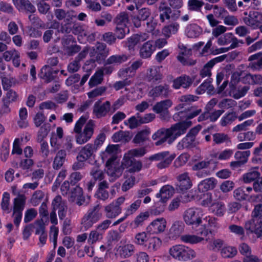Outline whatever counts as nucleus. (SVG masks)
I'll return each instance as SVG.
<instances>
[{
  "instance_id": "f257e3e1",
  "label": "nucleus",
  "mask_w": 262,
  "mask_h": 262,
  "mask_svg": "<svg viewBox=\"0 0 262 262\" xmlns=\"http://www.w3.org/2000/svg\"><path fill=\"white\" fill-rule=\"evenodd\" d=\"M201 112V109L192 106L185 111L174 114L173 116L174 120H178L179 117L182 119L186 118V120L176 123L169 128H161L157 130L152 136L154 140L159 139L155 143L156 145H160L166 141L169 144L172 143L177 138L184 134L192 125V122L189 119L196 117Z\"/></svg>"
},
{
  "instance_id": "f03ea898",
  "label": "nucleus",
  "mask_w": 262,
  "mask_h": 262,
  "mask_svg": "<svg viewBox=\"0 0 262 262\" xmlns=\"http://www.w3.org/2000/svg\"><path fill=\"white\" fill-rule=\"evenodd\" d=\"M118 149L117 145H109L105 151L101 152L100 154L103 161H106L107 173L111 178V181L115 180L122 173V168L119 163L116 161Z\"/></svg>"
},
{
  "instance_id": "7ed1b4c3",
  "label": "nucleus",
  "mask_w": 262,
  "mask_h": 262,
  "mask_svg": "<svg viewBox=\"0 0 262 262\" xmlns=\"http://www.w3.org/2000/svg\"><path fill=\"white\" fill-rule=\"evenodd\" d=\"M168 252L174 259L183 262L190 260L196 256V253L193 249L182 244L172 246L169 248Z\"/></svg>"
},
{
  "instance_id": "20e7f679",
  "label": "nucleus",
  "mask_w": 262,
  "mask_h": 262,
  "mask_svg": "<svg viewBox=\"0 0 262 262\" xmlns=\"http://www.w3.org/2000/svg\"><path fill=\"white\" fill-rule=\"evenodd\" d=\"M205 214V211L200 207H190L184 211L183 219L186 225L198 227L202 224Z\"/></svg>"
},
{
  "instance_id": "39448f33",
  "label": "nucleus",
  "mask_w": 262,
  "mask_h": 262,
  "mask_svg": "<svg viewBox=\"0 0 262 262\" xmlns=\"http://www.w3.org/2000/svg\"><path fill=\"white\" fill-rule=\"evenodd\" d=\"M219 46H225L231 43L230 47L227 48H221L212 51L214 55L219 54L228 52L230 49L236 48L238 46V40L232 33H227L220 36L217 40Z\"/></svg>"
},
{
  "instance_id": "423d86ee",
  "label": "nucleus",
  "mask_w": 262,
  "mask_h": 262,
  "mask_svg": "<svg viewBox=\"0 0 262 262\" xmlns=\"http://www.w3.org/2000/svg\"><path fill=\"white\" fill-rule=\"evenodd\" d=\"M175 157V154H171L168 151H164L151 155L149 157V160L158 162L156 165L157 167L162 169L168 167Z\"/></svg>"
},
{
  "instance_id": "0eeeda50",
  "label": "nucleus",
  "mask_w": 262,
  "mask_h": 262,
  "mask_svg": "<svg viewBox=\"0 0 262 262\" xmlns=\"http://www.w3.org/2000/svg\"><path fill=\"white\" fill-rule=\"evenodd\" d=\"M125 198L121 196L114 200L104 207L105 216L108 219H115L122 212L121 205L124 203Z\"/></svg>"
},
{
  "instance_id": "6e6552de",
  "label": "nucleus",
  "mask_w": 262,
  "mask_h": 262,
  "mask_svg": "<svg viewBox=\"0 0 262 262\" xmlns=\"http://www.w3.org/2000/svg\"><path fill=\"white\" fill-rule=\"evenodd\" d=\"M95 122L90 120L84 126L83 129L75 135L76 142L78 144H84L92 137L95 128Z\"/></svg>"
},
{
  "instance_id": "1a4fd4ad",
  "label": "nucleus",
  "mask_w": 262,
  "mask_h": 262,
  "mask_svg": "<svg viewBox=\"0 0 262 262\" xmlns=\"http://www.w3.org/2000/svg\"><path fill=\"white\" fill-rule=\"evenodd\" d=\"M172 102L170 99L161 100L157 102L152 107V111L159 115L162 120L167 121L170 117L169 108L172 105Z\"/></svg>"
},
{
  "instance_id": "9d476101",
  "label": "nucleus",
  "mask_w": 262,
  "mask_h": 262,
  "mask_svg": "<svg viewBox=\"0 0 262 262\" xmlns=\"http://www.w3.org/2000/svg\"><path fill=\"white\" fill-rule=\"evenodd\" d=\"M206 221L207 224H205L203 227H200L198 230V234L203 236H206L209 233H212L213 231L216 230L220 227L217 219L210 215L204 217L203 221Z\"/></svg>"
},
{
  "instance_id": "9b49d317",
  "label": "nucleus",
  "mask_w": 262,
  "mask_h": 262,
  "mask_svg": "<svg viewBox=\"0 0 262 262\" xmlns=\"http://www.w3.org/2000/svg\"><path fill=\"white\" fill-rule=\"evenodd\" d=\"M109 54V50L103 43H97L95 47L90 49V56L94 61H100L103 60Z\"/></svg>"
},
{
  "instance_id": "f8f14e48",
  "label": "nucleus",
  "mask_w": 262,
  "mask_h": 262,
  "mask_svg": "<svg viewBox=\"0 0 262 262\" xmlns=\"http://www.w3.org/2000/svg\"><path fill=\"white\" fill-rule=\"evenodd\" d=\"M244 228L247 234L254 233L257 237L262 235V221L259 220L252 217L245 222Z\"/></svg>"
},
{
  "instance_id": "ddd939ff",
  "label": "nucleus",
  "mask_w": 262,
  "mask_h": 262,
  "mask_svg": "<svg viewBox=\"0 0 262 262\" xmlns=\"http://www.w3.org/2000/svg\"><path fill=\"white\" fill-rule=\"evenodd\" d=\"M167 225V222L164 217H159L151 222L146 228L147 232L150 234H158L163 232Z\"/></svg>"
},
{
  "instance_id": "4468645a",
  "label": "nucleus",
  "mask_w": 262,
  "mask_h": 262,
  "mask_svg": "<svg viewBox=\"0 0 262 262\" xmlns=\"http://www.w3.org/2000/svg\"><path fill=\"white\" fill-rule=\"evenodd\" d=\"M177 181V188L180 191H186L192 186V182L188 172H184L178 175Z\"/></svg>"
},
{
  "instance_id": "2eb2a0df",
  "label": "nucleus",
  "mask_w": 262,
  "mask_h": 262,
  "mask_svg": "<svg viewBox=\"0 0 262 262\" xmlns=\"http://www.w3.org/2000/svg\"><path fill=\"white\" fill-rule=\"evenodd\" d=\"M122 165L123 167L121 166V167L122 169L126 168L130 173L139 172L142 167L141 162L134 159L129 158L127 155H124Z\"/></svg>"
},
{
  "instance_id": "dca6fc26",
  "label": "nucleus",
  "mask_w": 262,
  "mask_h": 262,
  "mask_svg": "<svg viewBox=\"0 0 262 262\" xmlns=\"http://www.w3.org/2000/svg\"><path fill=\"white\" fill-rule=\"evenodd\" d=\"M111 109V102L106 101L101 104L100 101H97L95 103L93 114L96 118H100L105 117L110 112Z\"/></svg>"
},
{
  "instance_id": "f3484780",
  "label": "nucleus",
  "mask_w": 262,
  "mask_h": 262,
  "mask_svg": "<svg viewBox=\"0 0 262 262\" xmlns=\"http://www.w3.org/2000/svg\"><path fill=\"white\" fill-rule=\"evenodd\" d=\"M135 246L129 242H126V239H122L120 245L118 246L117 251L119 256L122 258H127L132 256L134 253Z\"/></svg>"
},
{
  "instance_id": "a211bd4d",
  "label": "nucleus",
  "mask_w": 262,
  "mask_h": 262,
  "mask_svg": "<svg viewBox=\"0 0 262 262\" xmlns=\"http://www.w3.org/2000/svg\"><path fill=\"white\" fill-rule=\"evenodd\" d=\"M62 43L65 54L69 56L74 55L81 49L80 47L75 43L71 36L63 39Z\"/></svg>"
},
{
  "instance_id": "6ab92c4d",
  "label": "nucleus",
  "mask_w": 262,
  "mask_h": 262,
  "mask_svg": "<svg viewBox=\"0 0 262 262\" xmlns=\"http://www.w3.org/2000/svg\"><path fill=\"white\" fill-rule=\"evenodd\" d=\"M226 55H223L215 58L209 60L207 63H206L202 69L200 71V76L202 78L206 77H210L211 75V69L214 66L219 62H221L225 60Z\"/></svg>"
},
{
  "instance_id": "aec40b11",
  "label": "nucleus",
  "mask_w": 262,
  "mask_h": 262,
  "mask_svg": "<svg viewBox=\"0 0 262 262\" xmlns=\"http://www.w3.org/2000/svg\"><path fill=\"white\" fill-rule=\"evenodd\" d=\"M162 78V74L160 72V67L152 66L147 70L145 75V79L148 82L156 83Z\"/></svg>"
},
{
  "instance_id": "412c9836",
  "label": "nucleus",
  "mask_w": 262,
  "mask_h": 262,
  "mask_svg": "<svg viewBox=\"0 0 262 262\" xmlns=\"http://www.w3.org/2000/svg\"><path fill=\"white\" fill-rule=\"evenodd\" d=\"M245 23L255 29L262 24V13L258 11L250 12L248 17L244 19Z\"/></svg>"
},
{
  "instance_id": "4be33fe9",
  "label": "nucleus",
  "mask_w": 262,
  "mask_h": 262,
  "mask_svg": "<svg viewBox=\"0 0 262 262\" xmlns=\"http://www.w3.org/2000/svg\"><path fill=\"white\" fill-rule=\"evenodd\" d=\"M63 136V131L61 127H58L56 128V132L52 133L50 138V145L54 151L60 147Z\"/></svg>"
},
{
  "instance_id": "5701e85b",
  "label": "nucleus",
  "mask_w": 262,
  "mask_h": 262,
  "mask_svg": "<svg viewBox=\"0 0 262 262\" xmlns=\"http://www.w3.org/2000/svg\"><path fill=\"white\" fill-rule=\"evenodd\" d=\"M174 188L169 185L163 186L159 190V192L156 194V197L160 199L163 202H167L174 193Z\"/></svg>"
},
{
  "instance_id": "b1692460",
  "label": "nucleus",
  "mask_w": 262,
  "mask_h": 262,
  "mask_svg": "<svg viewBox=\"0 0 262 262\" xmlns=\"http://www.w3.org/2000/svg\"><path fill=\"white\" fill-rule=\"evenodd\" d=\"M249 90V86L236 88L234 84L231 83L229 84V91L228 95L235 99H238L244 97Z\"/></svg>"
},
{
  "instance_id": "393cba45",
  "label": "nucleus",
  "mask_w": 262,
  "mask_h": 262,
  "mask_svg": "<svg viewBox=\"0 0 262 262\" xmlns=\"http://www.w3.org/2000/svg\"><path fill=\"white\" fill-rule=\"evenodd\" d=\"M94 151L93 145L87 144L81 149L77 158L80 162L85 161L93 156Z\"/></svg>"
},
{
  "instance_id": "a878e982",
  "label": "nucleus",
  "mask_w": 262,
  "mask_h": 262,
  "mask_svg": "<svg viewBox=\"0 0 262 262\" xmlns=\"http://www.w3.org/2000/svg\"><path fill=\"white\" fill-rule=\"evenodd\" d=\"M155 51L153 41L149 40L143 44L140 49V55L143 58L150 57Z\"/></svg>"
},
{
  "instance_id": "bb28decb",
  "label": "nucleus",
  "mask_w": 262,
  "mask_h": 262,
  "mask_svg": "<svg viewBox=\"0 0 262 262\" xmlns=\"http://www.w3.org/2000/svg\"><path fill=\"white\" fill-rule=\"evenodd\" d=\"M210 164V162L208 161H202L195 163L192 167V169L194 171H198L196 175L199 178L205 177L209 174V171L203 170L207 168Z\"/></svg>"
},
{
  "instance_id": "cd10ccee",
  "label": "nucleus",
  "mask_w": 262,
  "mask_h": 262,
  "mask_svg": "<svg viewBox=\"0 0 262 262\" xmlns=\"http://www.w3.org/2000/svg\"><path fill=\"white\" fill-rule=\"evenodd\" d=\"M169 86L166 84L156 86L152 89L149 92L151 97H157L161 96L167 97L170 93Z\"/></svg>"
},
{
  "instance_id": "c85d7f7f",
  "label": "nucleus",
  "mask_w": 262,
  "mask_h": 262,
  "mask_svg": "<svg viewBox=\"0 0 262 262\" xmlns=\"http://www.w3.org/2000/svg\"><path fill=\"white\" fill-rule=\"evenodd\" d=\"M250 63L249 67L254 70L262 69V52H260L251 55L249 57Z\"/></svg>"
},
{
  "instance_id": "c756f323",
  "label": "nucleus",
  "mask_w": 262,
  "mask_h": 262,
  "mask_svg": "<svg viewBox=\"0 0 262 262\" xmlns=\"http://www.w3.org/2000/svg\"><path fill=\"white\" fill-rule=\"evenodd\" d=\"M13 3L17 9L21 11L26 10L30 12L35 11V7L28 0H13Z\"/></svg>"
},
{
  "instance_id": "7c9ffc66",
  "label": "nucleus",
  "mask_w": 262,
  "mask_h": 262,
  "mask_svg": "<svg viewBox=\"0 0 262 262\" xmlns=\"http://www.w3.org/2000/svg\"><path fill=\"white\" fill-rule=\"evenodd\" d=\"M202 32V28L195 24L188 25L185 29V34L189 38L198 37Z\"/></svg>"
},
{
  "instance_id": "2f4dec72",
  "label": "nucleus",
  "mask_w": 262,
  "mask_h": 262,
  "mask_svg": "<svg viewBox=\"0 0 262 262\" xmlns=\"http://www.w3.org/2000/svg\"><path fill=\"white\" fill-rule=\"evenodd\" d=\"M192 82V80L190 77L184 75L174 79L173 81L172 86L176 89H178L181 86L186 88L189 87Z\"/></svg>"
},
{
  "instance_id": "473e14b6",
  "label": "nucleus",
  "mask_w": 262,
  "mask_h": 262,
  "mask_svg": "<svg viewBox=\"0 0 262 262\" xmlns=\"http://www.w3.org/2000/svg\"><path fill=\"white\" fill-rule=\"evenodd\" d=\"M216 184V180L214 178L206 179L199 183L198 185V190L200 192H204L212 189L215 187Z\"/></svg>"
},
{
  "instance_id": "72a5a7b5",
  "label": "nucleus",
  "mask_w": 262,
  "mask_h": 262,
  "mask_svg": "<svg viewBox=\"0 0 262 262\" xmlns=\"http://www.w3.org/2000/svg\"><path fill=\"white\" fill-rule=\"evenodd\" d=\"M198 233V232L196 233V235L184 234L180 237V239L182 242L186 244H195L201 243L204 241V236L199 235Z\"/></svg>"
},
{
  "instance_id": "f704fd0d",
  "label": "nucleus",
  "mask_w": 262,
  "mask_h": 262,
  "mask_svg": "<svg viewBox=\"0 0 262 262\" xmlns=\"http://www.w3.org/2000/svg\"><path fill=\"white\" fill-rule=\"evenodd\" d=\"M55 15L58 20L65 19L66 23L70 24L72 22L73 18L75 17L72 12H66L61 9H58L55 10Z\"/></svg>"
},
{
  "instance_id": "c9c22d12",
  "label": "nucleus",
  "mask_w": 262,
  "mask_h": 262,
  "mask_svg": "<svg viewBox=\"0 0 262 262\" xmlns=\"http://www.w3.org/2000/svg\"><path fill=\"white\" fill-rule=\"evenodd\" d=\"M162 243V242L159 237L156 236L151 237L149 238L145 249L151 252H155L160 249Z\"/></svg>"
},
{
  "instance_id": "e433bc0d",
  "label": "nucleus",
  "mask_w": 262,
  "mask_h": 262,
  "mask_svg": "<svg viewBox=\"0 0 262 262\" xmlns=\"http://www.w3.org/2000/svg\"><path fill=\"white\" fill-rule=\"evenodd\" d=\"M66 156V151L64 149H61L57 152L53 163L54 169H59L63 165Z\"/></svg>"
},
{
  "instance_id": "4c0bfd02",
  "label": "nucleus",
  "mask_w": 262,
  "mask_h": 262,
  "mask_svg": "<svg viewBox=\"0 0 262 262\" xmlns=\"http://www.w3.org/2000/svg\"><path fill=\"white\" fill-rule=\"evenodd\" d=\"M195 145V139L193 136L189 135H187L183 138L177 144V148L179 150H182L184 148H187L193 146Z\"/></svg>"
},
{
  "instance_id": "58836bf2",
  "label": "nucleus",
  "mask_w": 262,
  "mask_h": 262,
  "mask_svg": "<svg viewBox=\"0 0 262 262\" xmlns=\"http://www.w3.org/2000/svg\"><path fill=\"white\" fill-rule=\"evenodd\" d=\"M26 196L19 195L13 200V211L23 212L26 204Z\"/></svg>"
},
{
  "instance_id": "ea45409f",
  "label": "nucleus",
  "mask_w": 262,
  "mask_h": 262,
  "mask_svg": "<svg viewBox=\"0 0 262 262\" xmlns=\"http://www.w3.org/2000/svg\"><path fill=\"white\" fill-rule=\"evenodd\" d=\"M260 176V173L258 171V168H251L248 172L243 176V181L245 183H250Z\"/></svg>"
},
{
  "instance_id": "a19ab883",
  "label": "nucleus",
  "mask_w": 262,
  "mask_h": 262,
  "mask_svg": "<svg viewBox=\"0 0 262 262\" xmlns=\"http://www.w3.org/2000/svg\"><path fill=\"white\" fill-rule=\"evenodd\" d=\"M101 206L97 204L92 208H90L87 212L89 215L94 221L97 222L102 216V212L101 211Z\"/></svg>"
},
{
  "instance_id": "79ce46f5",
  "label": "nucleus",
  "mask_w": 262,
  "mask_h": 262,
  "mask_svg": "<svg viewBox=\"0 0 262 262\" xmlns=\"http://www.w3.org/2000/svg\"><path fill=\"white\" fill-rule=\"evenodd\" d=\"M198 97L192 95H186L182 96L179 98V100L181 103L175 107V110L179 111L181 108L184 107V103L189 104L192 102L197 101Z\"/></svg>"
},
{
  "instance_id": "37998d69",
  "label": "nucleus",
  "mask_w": 262,
  "mask_h": 262,
  "mask_svg": "<svg viewBox=\"0 0 262 262\" xmlns=\"http://www.w3.org/2000/svg\"><path fill=\"white\" fill-rule=\"evenodd\" d=\"M149 36L146 33L141 35L136 34L133 35L128 39V47L130 48H133L137 43L143 42L147 40Z\"/></svg>"
},
{
  "instance_id": "c03bdc74",
  "label": "nucleus",
  "mask_w": 262,
  "mask_h": 262,
  "mask_svg": "<svg viewBox=\"0 0 262 262\" xmlns=\"http://www.w3.org/2000/svg\"><path fill=\"white\" fill-rule=\"evenodd\" d=\"M184 225L182 222L176 221L173 223L171 227L169 232L172 237L179 236L183 231Z\"/></svg>"
},
{
  "instance_id": "a18cd8bd",
  "label": "nucleus",
  "mask_w": 262,
  "mask_h": 262,
  "mask_svg": "<svg viewBox=\"0 0 262 262\" xmlns=\"http://www.w3.org/2000/svg\"><path fill=\"white\" fill-rule=\"evenodd\" d=\"M128 57L122 55H115L110 56L105 61L106 64H119L126 61Z\"/></svg>"
},
{
  "instance_id": "49530a36",
  "label": "nucleus",
  "mask_w": 262,
  "mask_h": 262,
  "mask_svg": "<svg viewBox=\"0 0 262 262\" xmlns=\"http://www.w3.org/2000/svg\"><path fill=\"white\" fill-rule=\"evenodd\" d=\"M233 154V150L231 149H225L213 155V157L219 161H226L230 159Z\"/></svg>"
},
{
  "instance_id": "de8ad7c7",
  "label": "nucleus",
  "mask_w": 262,
  "mask_h": 262,
  "mask_svg": "<svg viewBox=\"0 0 262 262\" xmlns=\"http://www.w3.org/2000/svg\"><path fill=\"white\" fill-rule=\"evenodd\" d=\"M160 18L163 22L165 19L170 18V15L171 13V8L165 5V3L161 2L159 6Z\"/></svg>"
},
{
  "instance_id": "09e8293b",
  "label": "nucleus",
  "mask_w": 262,
  "mask_h": 262,
  "mask_svg": "<svg viewBox=\"0 0 262 262\" xmlns=\"http://www.w3.org/2000/svg\"><path fill=\"white\" fill-rule=\"evenodd\" d=\"M28 111L26 107H21L19 110V120L18 125L21 128L26 127L28 125L27 120Z\"/></svg>"
},
{
  "instance_id": "8fccbe9b",
  "label": "nucleus",
  "mask_w": 262,
  "mask_h": 262,
  "mask_svg": "<svg viewBox=\"0 0 262 262\" xmlns=\"http://www.w3.org/2000/svg\"><path fill=\"white\" fill-rule=\"evenodd\" d=\"M103 238L102 232H100L98 230H92L88 238V243L89 245L94 244L100 241Z\"/></svg>"
},
{
  "instance_id": "3c124183",
  "label": "nucleus",
  "mask_w": 262,
  "mask_h": 262,
  "mask_svg": "<svg viewBox=\"0 0 262 262\" xmlns=\"http://www.w3.org/2000/svg\"><path fill=\"white\" fill-rule=\"evenodd\" d=\"M149 237L145 232L138 233L135 236L134 243L138 245L143 246L145 248Z\"/></svg>"
},
{
  "instance_id": "603ef678",
  "label": "nucleus",
  "mask_w": 262,
  "mask_h": 262,
  "mask_svg": "<svg viewBox=\"0 0 262 262\" xmlns=\"http://www.w3.org/2000/svg\"><path fill=\"white\" fill-rule=\"evenodd\" d=\"M103 71L100 69L96 72L95 74L91 78L89 84L91 88L94 87L102 82L103 80Z\"/></svg>"
},
{
  "instance_id": "864d4df0",
  "label": "nucleus",
  "mask_w": 262,
  "mask_h": 262,
  "mask_svg": "<svg viewBox=\"0 0 262 262\" xmlns=\"http://www.w3.org/2000/svg\"><path fill=\"white\" fill-rule=\"evenodd\" d=\"M150 129L146 128L138 132L135 137L133 141L135 143L139 144L148 139L150 134Z\"/></svg>"
},
{
  "instance_id": "5fc2aeb1",
  "label": "nucleus",
  "mask_w": 262,
  "mask_h": 262,
  "mask_svg": "<svg viewBox=\"0 0 262 262\" xmlns=\"http://www.w3.org/2000/svg\"><path fill=\"white\" fill-rule=\"evenodd\" d=\"M179 25L178 23H172L163 28L162 32L164 35L169 37L171 35L176 34L179 29Z\"/></svg>"
},
{
  "instance_id": "6e6d98bb",
  "label": "nucleus",
  "mask_w": 262,
  "mask_h": 262,
  "mask_svg": "<svg viewBox=\"0 0 262 262\" xmlns=\"http://www.w3.org/2000/svg\"><path fill=\"white\" fill-rule=\"evenodd\" d=\"M39 76L47 82L50 81L54 78L51 68L49 66H45L41 69Z\"/></svg>"
},
{
  "instance_id": "4d7b16f0",
  "label": "nucleus",
  "mask_w": 262,
  "mask_h": 262,
  "mask_svg": "<svg viewBox=\"0 0 262 262\" xmlns=\"http://www.w3.org/2000/svg\"><path fill=\"white\" fill-rule=\"evenodd\" d=\"M211 210L216 215L221 216L224 214L226 209L224 203L217 202L211 205Z\"/></svg>"
},
{
  "instance_id": "13d9d810",
  "label": "nucleus",
  "mask_w": 262,
  "mask_h": 262,
  "mask_svg": "<svg viewBox=\"0 0 262 262\" xmlns=\"http://www.w3.org/2000/svg\"><path fill=\"white\" fill-rule=\"evenodd\" d=\"M236 114L234 112L226 114L222 117L220 122V124L222 126H225L229 125L231 124L236 119Z\"/></svg>"
},
{
  "instance_id": "bf43d9fd",
  "label": "nucleus",
  "mask_w": 262,
  "mask_h": 262,
  "mask_svg": "<svg viewBox=\"0 0 262 262\" xmlns=\"http://www.w3.org/2000/svg\"><path fill=\"white\" fill-rule=\"evenodd\" d=\"M18 98V95L16 92L12 90L7 91L6 94L3 96L2 101L11 104L16 102Z\"/></svg>"
},
{
  "instance_id": "052dcab7",
  "label": "nucleus",
  "mask_w": 262,
  "mask_h": 262,
  "mask_svg": "<svg viewBox=\"0 0 262 262\" xmlns=\"http://www.w3.org/2000/svg\"><path fill=\"white\" fill-rule=\"evenodd\" d=\"M251 154L250 150L237 151L234 154V158L242 164H245L248 161Z\"/></svg>"
},
{
  "instance_id": "680f3d73",
  "label": "nucleus",
  "mask_w": 262,
  "mask_h": 262,
  "mask_svg": "<svg viewBox=\"0 0 262 262\" xmlns=\"http://www.w3.org/2000/svg\"><path fill=\"white\" fill-rule=\"evenodd\" d=\"M124 123L128 126L129 128L130 129H134L137 127L139 125L141 124V122H140V115L139 113H137L136 116H133L129 118H128L127 120H126Z\"/></svg>"
},
{
  "instance_id": "e2e57ef3",
  "label": "nucleus",
  "mask_w": 262,
  "mask_h": 262,
  "mask_svg": "<svg viewBox=\"0 0 262 262\" xmlns=\"http://www.w3.org/2000/svg\"><path fill=\"white\" fill-rule=\"evenodd\" d=\"M237 253L235 248L232 246H224L221 251V254L224 258H232Z\"/></svg>"
},
{
  "instance_id": "0e129e2a",
  "label": "nucleus",
  "mask_w": 262,
  "mask_h": 262,
  "mask_svg": "<svg viewBox=\"0 0 262 262\" xmlns=\"http://www.w3.org/2000/svg\"><path fill=\"white\" fill-rule=\"evenodd\" d=\"M212 137L213 142L217 144L231 142L229 136L224 133H215L213 135Z\"/></svg>"
},
{
  "instance_id": "69168bd1",
  "label": "nucleus",
  "mask_w": 262,
  "mask_h": 262,
  "mask_svg": "<svg viewBox=\"0 0 262 262\" xmlns=\"http://www.w3.org/2000/svg\"><path fill=\"white\" fill-rule=\"evenodd\" d=\"M166 203L162 202L160 199H159L158 201L155 203L154 206L151 209V213L155 215H158L164 212L166 207Z\"/></svg>"
},
{
  "instance_id": "338daca9",
  "label": "nucleus",
  "mask_w": 262,
  "mask_h": 262,
  "mask_svg": "<svg viewBox=\"0 0 262 262\" xmlns=\"http://www.w3.org/2000/svg\"><path fill=\"white\" fill-rule=\"evenodd\" d=\"M1 208L4 212L6 213L10 212V194L8 192H5L3 193L1 202Z\"/></svg>"
},
{
  "instance_id": "774afa93",
  "label": "nucleus",
  "mask_w": 262,
  "mask_h": 262,
  "mask_svg": "<svg viewBox=\"0 0 262 262\" xmlns=\"http://www.w3.org/2000/svg\"><path fill=\"white\" fill-rule=\"evenodd\" d=\"M112 140L115 142H127L130 138L127 133L123 131H119L115 133L112 137Z\"/></svg>"
}]
</instances>
